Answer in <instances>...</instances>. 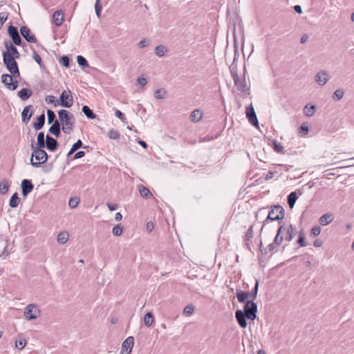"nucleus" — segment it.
<instances>
[{
    "label": "nucleus",
    "instance_id": "412c9836",
    "mask_svg": "<svg viewBox=\"0 0 354 354\" xmlns=\"http://www.w3.org/2000/svg\"><path fill=\"white\" fill-rule=\"evenodd\" d=\"M32 106L28 105L24 107L21 113V120L24 123H28L32 115Z\"/></svg>",
    "mask_w": 354,
    "mask_h": 354
},
{
    "label": "nucleus",
    "instance_id": "20e7f679",
    "mask_svg": "<svg viewBox=\"0 0 354 354\" xmlns=\"http://www.w3.org/2000/svg\"><path fill=\"white\" fill-rule=\"evenodd\" d=\"M3 62L7 70L15 77L20 76V72L18 67V64L15 58L8 53H2Z\"/></svg>",
    "mask_w": 354,
    "mask_h": 354
},
{
    "label": "nucleus",
    "instance_id": "0e129e2a",
    "mask_svg": "<svg viewBox=\"0 0 354 354\" xmlns=\"http://www.w3.org/2000/svg\"><path fill=\"white\" fill-rule=\"evenodd\" d=\"M138 84L141 86H144L147 84V81L145 77L140 76L137 80Z\"/></svg>",
    "mask_w": 354,
    "mask_h": 354
},
{
    "label": "nucleus",
    "instance_id": "a19ab883",
    "mask_svg": "<svg viewBox=\"0 0 354 354\" xmlns=\"http://www.w3.org/2000/svg\"><path fill=\"white\" fill-rule=\"evenodd\" d=\"M68 239V234L66 232H62L57 236V241L61 244H64Z\"/></svg>",
    "mask_w": 354,
    "mask_h": 354
},
{
    "label": "nucleus",
    "instance_id": "7ed1b4c3",
    "mask_svg": "<svg viewBox=\"0 0 354 354\" xmlns=\"http://www.w3.org/2000/svg\"><path fill=\"white\" fill-rule=\"evenodd\" d=\"M285 211L282 206L279 205H275L271 207V209L269 211L268 216L263 222V226L261 229V232L263 230V227L268 224L269 221H279L284 218Z\"/></svg>",
    "mask_w": 354,
    "mask_h": 354
},
{
    "label": "nucleus",
    "instance_id": "3c124183",
    "mask_svg": "<svg viewBox=\"0 0 354 354\" xmlns=\"http://www.w3.org/2000/svg\"><path fill=\"white\" fill-rule=\"evenodd\" d=\"M73 149H74L75 151L78 150L80 148L87 149L88 148V146H84L82 141L81 140H78L76 142H75L72 147Z\"/></svg>",
    "mask_w": 354,
    "mask_h": 354
},
{
    "label": "nucleus",
    "instance_id": "2eb2a0df",
    "mask_svg": "<svg viewBox=\"0 0 354 354\" xmlns=\"http://www.w3.org/2000/svg\"><path fill=\"white\" fill-rule=\"evenodd\" d=\"M4 46L6 48V51H3V53H8L10 55H11L15 58H19L20 54L17 48L10 41L6 40L4 41Z\"/></svg>",
    "mask_w": 354,
    "mask_h": 354
},
{
    "label": "nucleus",
    "instance_id": "b1692460",
    "mask_svg": "<svg viewBox=\"0 0 354 354\" xmlns=\"http://www.w3.org/2000/svg\"><path fill=\"white\" fill-rule=\"evenodd\" d=\"M315 79L318 84L323 86L328 81V75L324 71H320L317 74Z\"/></svg>",
    "mask_w": 354,
    "mask_h": 354
},
{
    "label": "nucleus",
    "instance_id": "052dcab7",
    "mask_svg": "<svg viewBox=\"0 0 354 354\" xmlns=\"http://www.w3.org/2000/svg\"><path fill=\"white\" fill-rule=\"evenodd\" d=\"M115 116H116L117 118H119L122 122L127 123V118H126V117H125L124 114L122 111H120V110H118V109H117V110L115 111Z\"/></svg>",
    "mask_w": 354,
    "mask_h": 354
},
{
    "label": "nucleus",
    "instance_id": "69168bd1",
    "mask_svg": "<svg viewBox=\"0 0 354 354\" xmlns=\"http://www.w3.org/2000/svg\"><path fill=\"white\" fill-rule=\"evenodd\" d=\"M149 44V42L147 41L146 39H143L141 41H139L138 44V46L140 48H143L146 46H147Z\"/></svg>",
    "mask_w": 354,
    "mask_h": 354
},
{
    "label": "nucleus",
    "instance_id": "774afa93",
    "mask_svg": "<svg viewBox=\"0 0 354 354\" xmlns=\"http://www.w3.org/2000/svg\"><path fill=\"white\" fill-rule=\"evenodd\" d=\"M106 205L111 211H115L118 208V205L116 203H108Z\"/></svg>",
    "mask_w": 354,
    "mask_h": 354
},
{
    "label": "nucleus",
    "instance_id": "9b49d317",
    "mask_svg": "<svg viewBox=\"0 0 354 354\" xmlns=\"http://www.w3.org/2000/svg\"><path fill=\"white\" fill-rule=\"evenodd\" d=\"M245 113L250 123L254 127H258V119L255 111L252 105L246 107Z\"/></svg>",
    "mask_w": 354,
    "mask_h": 354
},
{
    "label": "nucleus",
    "instance_id": "603ef678",
    "mask_svg": "<svg viewBox=\"0 0 354 354\" xmlns=\"http://www.w3.org/2000/svg\"><path fill=\"white\" fill-rule=\"evenodd\" d=\"M253 225H250L245 235V241H249L253 237Z\"/></svg>",
    "mask_w": 354,
    "mask_h": 354
},
{
    "label": "nucleus",
    "instance_id": "0eeeda50",
    "mask_svg": "<svg viewBox=\"0 0 354 354\" xmlns=\"http://www.w3.org/2000/svg\"><path fill=\"white\" fill-rule=\"evenodd\" d=\"M257 304L252 300H248L245 304L243 311L248 319L253 321L257 318Z\"/></svg>",
    "mask_w": 354,
    "mask_h": 354
},
{
    "label": "nucleus",
    "instance_id": "6e6552de",
    "mask_svg": "<svg viewBox=\"0 0 354 354\" xmlns=\"http://www.w3.org/2000/svg\"><path fill=\"white\" fill-rule=\"evenodd\" d=\"M14 76L10 74H3L1 75V82L5 85V86L10 90L15 91L19 86V82L17 80H14Z\"/></svg>",
    "mask_w": 354,
    "mask_h": 354
},
{
    "label": "nucleus",
    "instance_id": "c9c22d12",
    "mask_svg": "<svg viewBox=\"0 0 354 354\" xmlns=\"http://www.w3.org/2000/svg\"><path fill=\"white\" fill-rule=\"evenodd\" d=\"M259 280L256 279L254 286L251 290V291L248 292L250 297L251 298V300H252V301H254L257 299L258 290H259Z\"/></svg>",
    "mask_w": 354,
    "mask_h": 354
},
{
    "label": "nucleus",
    "instance_id": "e433bc0d",
    "mask_svg": "<svg viewBox=\"0 0 354 354\" xmlns=\"http://www.w3.org/2000/svg\"><path fill=\"white\" fill-rule=\"evenodd\" d=\"M298 196L295 192H291L288 196V204L290 206V208H292L295 205L296 201L297 200Z\"/></svg>",
    "mask_w": 354,
    "mask_h": 354
},
{
    "label": "nucleus",
    "instance_id": "49530a36",
    "mask_svg": "<svg viewBox=\"0 0 354 354\" xmlns=\"http://www.w3.org/2000/svg\"><path fill=\"white\" fill-rule=\"evenodd\" d=\"M32 51L33 59L39 65L41 68H44V65L40 55L35 51V50L33 49Z\"/></svg>",
    "mask_w": 354,
    "mask_h": 354
},
{
    "label": "nucleus",
    "instance_id": "864d4df0",
    "mask_svg": "<svg viewBox=\"0 0 354 354\" xmlns=\"http://www.w3.org/2000/svg\"><path fill=\"white\" fill-rule=\"evenodd\" d=\"M344 95V91L341 89V88H339V89H337L334 93H333V97L334 99H336L337 100H341L343 96Z\"/></svg>",
    "mask_w": 354,
    "mask_h": 354
},
{
    "label": "nucleus",
    "instance_id": "cd10ccee",
    "mask_svg": "<svg viewBox=\"0 0 354 354\" xmlns=\"http://www.w3.org/2000/svg\"><path fill=\"white\" fill-rule=\"evenodd\" d=\"M46 145L44 133L41 131L37 134V142H34V147L35 148H45Z\"/></svg>",
    "mask_w": 354,
    "mask_h": 354
},
{
    "label": "nucleus",
    "instance_id": "a878e982",
    "mask_svg": "<svg viewBox=\"0 0 354 354\" xmlns=\"http://www.w3.org/2000/svg\"><path fill=\"white\" fill-rule=\"evenodd\" d=\"M44 113H41L36 118L37 122L32 123V127L36 131L41 129L45 124Z\"/></svg>",
    "mask_w": 354,
    "mask_h": 354
},
{
    "label": "nucleus",
    "instance_id": "423d86ee",
    "mask_svg": "<svg viewBox=\"0 0 354 354\" xmlns=\"http://www.w3.org/2000/svg\"><path fill=\"white\" fill-rule=\"evenodd\" d=\"M73 104V97L72 95V93L70 90L64 91L60 96L59 100L56 101L54 106H61L64 108H70Z\"/></svg>",
    "mask_w": 354,
    "mask_h": 354
},
{
    "label": "nucleus",
    "instance_id": "6ab92c4d",
    "mask_svg": "<svg viewBox=\"0 0 354 354\" xmlns=\"http://www.w3.org/2000/svg\"><path fill=\"white\" fill-rule=\"evenodd\" d=\"M134 344V338L132 336L128 337L122 344V349L125 351L127 354L131 353Z\"/></svg>",
    "mask_w": 354,
    "mask_h": 354
},
{
    "label": "nucleus",
    "instance_id": "393cba45",
    "mask_svg": "<svg viewBox=\"0 0 354 354\" xmlns=\"http://www.w3.org/2000/svg\"><path fill=\"white\" fill-rule=\"evenodd\" d=\"M333 219L334 216L332 213H326L319 218V222L322 225L325 226L332 223Z\"/></svg>",
    "mask_w": 354,
    "mask_h": 354
},
{
    "label": "nucleus",
    "instance_id": "a211bd4d",
    "mask_svg": "<svg viewBox=\"0 0 354 354\" xmlns=\"http://www.w3.org/2000/svg\"><path fill=\"white\" fill-rule=\"evenodd\" d=\"M46 144L45 147L50 151H55L59 146V143L57 140L49 135H47L46 137Z\"/></svg>",
    "mask_w": 354,
    "mask_h": 354
},
{
    "label": "nucleus",
    "instance_id": "37998d69",
    "mask_svg": "<svg viewBox=\"0 0 354 354\" xmlns=\"http://www.w3.org/2000/svg\"><path fill=\"white\" fill-rule=\"evenodd\" d=\"M107 136L110 139L118 140L120 136V133L118 131L111 129L109 131Z\"/></svg>",
    "mask_w": 354,
    "mask_h": 354
},
{
    "label": "nucleus",
    "instance_id": "bf43d9fd",
    "mask_svg": "<svg viewBox=\"0 0 354 354\" xmlns=\"http://www.w3.org/2000/svg\"><path fill=\"white\" fill-rule=\"evenodd\" d=\"M194 310V307L192 305H187L185 307L183 310V313L185 315L189 316L193 314Z\"/></svg>",
    "mask_w": 354,
    "mask_h": 354
},
{
    "label": "nucleus",
    "instance_id": "c756f323",
    "mask_svg": "<svg viewBox=\"0 0 354 354\" xmlns=\"http://www.w3.org/2000/svg\"><path fill=\"white\" fill-rule=\"evenodd\" d=\"M203 118V112L200 109L194 110L190 114V120L193 122H199Z\"/></svg>",
    "mask_w": 354,
    "mask_h": 354
},
{
    "label": "nucleus",
    "instance_id": "7c9ffc66",
    "mask_svg": "<svg viewBox=\"0 0 354 354\" xmlns=\"http://www.w3.org/2000/svg\"><path fill=\"white\" fill-rule=\"evenodd\" d=\"M82 111L88 119H95L97 118V115L86 105L82 106Z\"/></svg>",
    "mask_w": 354,
    "mask_h": 354
},
{
    "label": "nucleus",
    "instance_id": "680f3d73",
    "mask_svg": "<svg viewBox=\"0 0 354 354\" xmlns=\"http://www.w3.org/2000/svg\"><path fill=\"white\" fill-rule=\"evenodd\" d=\"M321 232V228L319 226H314L310 231V234L312 236L315 237L317 236Z\"/></svg>",
    "mask_w": 354,
    "mask_h": 354
},
{
    "label": "nucleus",
    "instance_id": "de8ad7c7",
    "mask_svg": "<svg viewBox=\"0 0 354 354\" xmlns=\"http://www.w3.org/2000/svg\"><path fill=\"white\" fill-rule=\"evenodd\" d=\"M70 62H71V59H70L69 57L67 55H64V56L61 57L59 59V64L66 68L70 67Z\"/></svg>",
    "mask_w": 354,
    "mask_h": 354
},
{
    "label": "nucleus",
    "instance_id": "c85d7f7f",
    "mask_svg": "<svg viewBox=\"0 0 354 354\" xmlns=\"http://www.w3.org/2000/svg\"><path fill=\"white\" fill-rule=\"evenodd\" d=\"M236 295L239 303L245 304L247 299L250 297L248 292H245L239 289L236 290Z\"/></svg>",
    "mask_w": 354,
    "mask_h": 354
},
{
    "label": "nucleus",
    "instance_id": "8fccbe9b",
    "mask_svg": "<svg viewBox=\"0 0 354 354\" xmlns=\"http://www.w3.org/2000/svg\"><path fill=\"white\" fill-rule=\"evenodd\" d=\"M167 94V91L163 88H159L155 92V97L157 99H164L165 98Z\"/></svg>",
    "mask_w": 354,
    "mask_h": 354
},
{
    "label": "nucleus",
    "instance_id": "13d9d810",
    "mask_svg": "<svg viewBox=\"0 0 354 354\" xmlns=\"http://www.w3.org/2000/svg\"><path fill=\"white\" fill-rule=\"evenodd\" d=\"M309 131L308 127L305 124L303 123L300 127H299V133L301 136H306Z\"/></svg>",
    "mask_w": 354,
    "mask_h": 354
},
{
    "label": "nucleus",
    "instance_id": "09e8293b",
    "mask_svg": "<svg viewBox=\"0 0 354 354\" xmlns=\"http://www.w3.org/2000/svg\"><path fill=\"white\" fill-rule=\"evenodd\" d=\"M47 118H48V123L51 124L53 123L56 119L55 113L53 111L48 109L47 111Z\"/></svg>",
    "mask_w": 354,
    "mask_h": 354
},
{
    "label": "nucleus",
    "instance_id": "338daca9",
    "mask_svg": "<svg viewBox=\"0 0 354 354\" xmlns=\"http://www.w3.org/2000/svg\"><path fill=\"white\" fill-rule=\"evenodd\" d=\"M46 101L48 104H54L56 103L55 97L53 95H48L46 97Z\"/></svg>",
    "mask_w": 354,
    "mask_h": 354
},
{
    "label": "nucleus",
    "instance_id": "6e6d98bb",
    "mask_svg": "<svg viewBox=\"0 0 354 354\" xmlns=\"http://www.w3.org/2000/svg\"><path fill=\"white\" fill-rule=\"evenodd\" d=\"M102 9V8L100 5V0H95V10L96 15L99 18L101 16Z\"/></svg>",
    "mask_w": 354,
    "mask_h": 354
},
{
    "label": "nucleus",
    "instance_id": "4be33fe9",
    "mask_svg": "<svg viewBox=\"0 0 354 354\" xmlns=\"http://www.w3.org/2000/svg\"><path fill=\"white\" fill-rule=\"evenodd\" d=\"M49 133L55 136V137H59L61 133V127H60V123L57 120H55V121L53 123L51 127L48 129Z\"/></svg>",
    "mask_w": 354,
    "mask_h": 354
},
{
    "label": "nucleus",
    "instance_id": "dca6fc26",
    "mask_svg": "<svg viewBox=\"0 0 354 354\" xmlns=\"http://www.w3.org/2000/svg\"><path fill=\"white\" fill-rule=\"evenodd\" d=\"M283 241V237H278V236H275L273 242L270 243L268 247V252H270L272 254L277 252L278 251V246L281 245L282 241Z\"/></svg>",
    "mask_w": 354,
    "mask_h": 354
},
{
    "label": "nucleus",
    "instance_id": "a18cd8bd",
    "mask_svg": "<svg viewBox=\"0 0 354 354\" xmlns=\"http://www.w3.org/2000/svg\"><path fill=\"white\" fill-rule=\"evenodd\" d=\"M77 62L80 66L82 68L88 67V61L82 55H78L77 57Z\"/></svg>",
    "mask_w": 354,
    "mask_h": 354
},
{
    "label": "nucleus",
    "instance_id": "79ce46f5",
    "mask_svg": "<svg viewBox=\"0 0 354 354\" xmlns=\"http://www.w3.org/2000/svg\"><path fill=\"white\" fill-rule=\"evenodd\" d=\"M272 146L275 152L279 153H284L283 145L278 142L277 140H274L272 141Z\"/></svg>",
    "mask_w": 354,
    "mask_h": 354
},
{
    "label": "nucleus",
    "instance_id": "e2e57ef3",
    "mask_svg": "<svg viewBox=\"0 0 354 354\" xmlns=\"http://www.w3.org/2000/svg\"><path fill=\"white\" fill-rule=\"evenodd\" d=\"M85 156V152L83 151H79L75 153L73 157L71 158L72 160L81 158Z\"/></svg>",
    "mask_w": 354,
    "mask_h": 354
},
{
    "label": "nucleus",
    "instance_id": "f3484780",
    "mask_svg": "<svg viewBox=\"0 0 354 354\" xmlns=\"http://www.w3.org/2000/svg\"><path fill=\"white\" fill-rule=\"evenodd\" d=\"M235 317L236 319V321L239 324V325L243 328H245L247 327L248 323L246 321L247 316L245 315L243 311L242 310H237L235 312Z\"/></svg>",
    "mask_w": 354,
    "mask_h": 354
},
{
    "label": "nucleus",
    "instance_id": "4468645a",
    "mask_svg": "<svg viewBox=\"0 0 354 354\" xmlns=\"http://www.w3.org/2000/svg\"><path fill=\"white\" fill-rule=\"evenodd\" d=\"M22 195L26 197L34 189V185L30 180L24 179L21 183Z\"/></svg>",
    "mask_w": 354,
    "mask_h": 354
},
{
    "label": "nucleus",
    "instance_id": "ddd939ff",
    "mask_svg": "<svg viewBox=\"0 0 354 354\" xmlns=\"http://www.w3.org/2000/svg\"><path fill=\"white\" fill-rule=\"evenodd\" d=\"M21 36L29 43H36V37L31 33L30 29L27 26H22L20 28Z\"/></svg>",
    "mask_w": 354,
    "mask_h": 354
},
{
    "label": "nucleus",
    "instance_id": "9d476101",
    "mask_svg": "<svg viewBox=\"0 0 354 354\" xmlns=\"http://www.w3.org/2000/svg\"><path fill=\"white\" fill-rule=\"evenodd\" d=\"M8 33L15 45H21L22 40L16 27L12 25L9 26L8 28Z\"/></svg>",
    "mask_w": 354,
    "mask_h": 354
},
{
    "label": "nucleus",
    "instance_id": "4d7b16f0",
    "mask_svg": "<svg viewBox=\"0 0 354 354\" xmlns=\"http://www.w3.org/2000/svg\"><path fill=\"white\" fill-rule=\"evenodd\" d=\"M122 231H123V228L120 225H115V227H113V228L112 230V232H113V235H115L116 236H120L122 233Z\"/></svg>",
    "mask_w": 354,
    "mask_h": 354
},
{
    "label": "nucleus",
    "instance_id": "f257e3e1",
    "mask_svg": "<svg viewBox=\"0 0 354 354\" xmlns=\"http://www.w3.org/2000/svg\"><path fill=\"white\" fill-rule=\"evenodd\" d=\"M59 122L62 124V131L66 134H71L74 129L75 118L71 113L66 109L58 111Z\"/></svg>",
    "mask_w": 354,
    "mask_h": 354
},
{
    "label": "nucleus",
    "instance_id": "473e14b6",
    "mask_svg": "<svg viewBox=\"0 0 354 354\" xmlns=\"http://www.w3.org/2000/svg\"><path fill=\"white\" fill-rule=\"evenodd\" d=\"M20 202V198L19 197L18 193L15 192L12 195L9 201V205L12 208H15L19 205Z\"/></svg>",
    "mask_w": 354,
    "mask_h": 354
},
{
    "label": "nucleus",
    "instance_id": "ea45409f",
    "mask_svg": "<svg viewBox=\"0 0 354 354\" xmlns=\"http://www.w3.org/2000/svg\"><path fill=\"white\" fill-rule=\"evenodd\" d=\"M154 51L157 56L162 57L165 56V52L167 51V48L163 45H159L155 48Z\"/></svg>",
    "mask_w": 354,
    "mask_h": 354
},
{
    "label": "nucleus",
    "instance_id": "f8f14e48",
    "mask_svg": "<svg viewBox=\"0 0 354 354\" xmlns=\"http://www.w3.org/2000/svg\"><path fill=\"white\" fill-rule=\"evenodd\" d=\"M232 79L238 90L240 91L241 92L245 93L250 90V86H248L246 83L245 76H243V77H239L238 75L237 78Z\"/></svg>",
    "mask_w": 354,
    "mask_h": 354
},
{
    "label": "nucleus",
    "instance_id": "58836bf2",
    "mask_svg": "<svg viewBox=\"0 0 354 354\" xmlns=\"http://www.w3.org/2000/svg\"><path fill=\"white\" fill-rule=\"evenodd\" d=\"M297 243L300 247H305L307 245L305 241V234L303 230L299 232Z\"/></svg>",
    "mask_w": 354,
    "mask_h": 354
},
{
    "label": "nucleus",
    "instance_id": "1a4fd4ad",
    "mask_svg": "<svg viewBox=\"0 0 354 354\" xmlns=\"http://www.w3.org/2000/svg\"><path fill=\"white\" fill-rule=\"evenodd\" d=\"M40 315V310L35 304H28L24 310V316L28 320L37 319Z\"/></svg>",
    "mask_w": 354,
    "mask_h": 354
},
{
    "label": "nucleus",
    "instance_id": "39448f33",
    "mask_svg": "<svg viewBox=\"0 0 354 354\" xmlns=\"http://www.w3.org/2000/svg\"><path fill=\"white\" fill-rule=\"evenodd\" d=\"M296 234L297 230L292 224L288 226L282 224L279 227L276 236H278V237H283V240L290 242L292 240Z\"/></svg>",
    "mask_w": 354,
    "mask_h": 354
},
{
    "label": "nucleus",
    "instance_id": "bb28decb",
    "mask_svg": "<svg viewBox=\"0 0 354 354\" xmlns=\"http://www.w3.org/2000/svg\"><path fill=\"white\" fill-rule=\"evenodd\" d=\"M32 91L30 88H23L18 93L17 96L22 100L26 101L31 97Z\"/></svg>",
    "mask_w": 354,
    "mask_h": 354
},
{
    "label": "nucleus",
    "instance_id": "72a5a7b5",
    "mask_svg": "<svg viewBox=\"0 0 354 354\" xmlns=\"http://www.w3.org/2000/svg\"><path fill=\"white\" fill-rule=\"evenodd\" d=\"M154 322V316L151 312H147L144 317V322L146 326H151Z\"/></svg>",
    "mask_w": 354,
    "mask_h": 354
},
{
    "label": "nucleus",
    "instance_id": "aec40b11",
    "mask_svg": "<svg viewBox=\"0 0 354 354\" xmlns=\"http://www.w3.org/2000/svg\"><path fill=\"white\" fill-rule=\"evenodd\" d=\"M239 57V53L237 50H235L234 56L233 59V62L230 66V71L232 78H237L238 76V67H237V58Z\"/></svg>",
    "mask_w": 354,
    "mask_h": 354
},
{
    "label": "nucleus",
    "instance_id": "4c0bfd02",
    "mask_svg": "<svg viewBox=\"0 0 354 354\" xmlns=\"http://www.w3.org/2000/svg\"><path fill=\"white\" fill-rule=\"evenodd\" d=\"M9 188L8 182L4 179L0 182V194H5L8 192Z\"/></svg>",
    "mask_w": 354,
    "mask_h": 354
},
{
    "label": "nucleus",
    "instance_id": "f704fd0d",
    "mask_svg": "<svg viewBox=\"0 0 354 354\" xmlns=\"http://www.w3.org/2000/svg\"><path fill=\"white\" fill-rule=\"evenodd\" d=\"M316 110L315 105L307 104L304 108V113L307 117H311L314 115Z\"/></svg>",
    "mask_w": 354,
    "mask_h": 354
},
{
    "label": "nucleus",
    "instance_id": "5701e85b",
    "mask_svg": "<svg viewBox=\"0 0 354 354\" xmlns=\"http://www.w3.org/2000/svg\"><path fill=\"white\" fill-rule=\"evenodd\" d=\"M64 21V14L62 10H57L53 15V21L56 26H60Z\"/></svg>",
    "mask_w": 354,
    "mask_h": 354
},
{
    "label": "nucleus",
    "instance_id": "5fc2aeb1",
    "mask_svg": "<svg viewBox=\"0 0 354 354\" xmlns=\"http://www.w3.org/2000/svg\"><path fill=\"white\" fill-rule=\"evenodd\" d=\"M26 344V339L24 338H19L15 342L16 347L19 350L23 349Z\"/></svg>",
    "mask_w": 354,
    "mask_h": 354
},
{
    "label": "nucleus",
    "instance_id": "c03bdc74",
    "mask_svg": "<svg viewBox=\"0 0 354 354\" xmlns=\"http://www.w3.org/2000/svg\"><path fill=\"white\" fill-rule=\"evenodd\" d=\"M80 202V200L79 197H77V196L72 197L69 200L68 205L71 209H74L77 207Z\"/></svg>",
    "mask_w": 354,
    "mask_h": 354
},
{
    "label": "nucleus",
    "instance_id": "f03ea898",
    "mask_svg": "<svg viewBox=\"0 0 354 354\" xmlns=\"http://www.w3.org/2000/svg\"><path fill=\"white\" fill-rule=\"evenodd\" d=\"M30 147L32 150L30 165L35 167H39L47 161L48 156L44 148H35L34 139L31 140Z\"/></svg>",
    "mask_w": 354,
    "mask_h": 354
},
{
    "label": "nucleus",
    "instance_id": "2f4dec72",
    "mask_svg": "<svg viewBox=\"0 0 354 354\" xmlns=\"http://www.w3.org/2000/svg\"><path fill=\"white\" fill-rule=\"evenodd\" d=\"M139 192L142 197L145 198H149L150 197H152V194L151 191L146 187H145L142 185H138Z\"/></svg>",
    "mask_w": 354,
    "mask_h": 354
}]
</instances>
